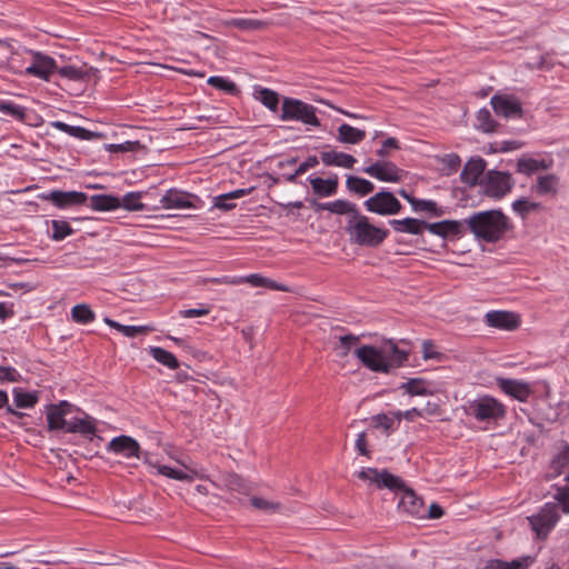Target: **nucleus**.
I'll list each match as a JSON object with an SVG mask.
<instances>
[{
  "mask_svg": "<svg viewBox=\"0 0 569 569\" xmlns=\"http://www.w3.org/2000/svg\"><path fill=\"white\" fill-rule=\"evenodd\" d=\"M515 180L509 172L488 170L480 181V186L483 189V194L493 198L501 199L513 188Z\"/></svg>",
  "mask_w": 569,
  "mask_h": 569,
  "instance_id": "6e6552de",
  "label": "nucleus"
},
{
  "mask_svg": "<svg viewBox=\"0 0 569 569\" xmlns=\"http://www.w3.org/2000/svg\"><path fill=\"white\" fill-rule=\"evenodd\" d=\"M363 172L385 182H399L401 180V170L390 161L375 162L363 168Z\"/></svg>",
  "mask_w": 569,
  "mask_h": 569,
  "instance_id": "2eb2a0df",
  "label": "nucleus"
},
{
  "mask_svg": "<svg viewBox=\"0 0 569 569\" xmlns=\"http://www.w3.org/2000/svg\"><path fill=\"white\" fill-rule=\"evenodd\" d=\"M361 363L373 372L389 373L392 369L402 367L409 359L410 349L400 348L390 339L380 346L363 345L355 351Z\"/></svg>",
  "mask_w": 569,
  "mask_h": 569,
  "instance_id": "f257e3e1",
  "label": "nucleus"
},
{
  "mask_svg": "<svg viewBox=\"0 0 569 569\" xmlns=\"http://www.w3.org/2000/svg\"><path fill=\"white\" fill-rule=\"evenodd\" d=\"M51 127L58 129L61 132H64L71 137L78 138L80 140H91L93 138H98L100 134L92 132L83 127L79 126H70L62 121H53L51 122Z\"/></svg>",
  "mask_w": 569,
  "mask_h": 569,
  "instance_id": "7c9ffc66",
  "label": "nucleus"
},
{
  "mask_svg": "<svg viewBox=\"0 0 569 569\" xmlns=\"http://www.w3.org/2000/svg\"><path fill=\"white\" fill-rule=\"evenodd\" d=\"M555 499L558 502V507L560 506L565 513H569V486L557 487Z\"/></svg>",
  "mask_w": 569,
  "mask_h": 569,
  "instance_id": "603ef678",
  "label": "nucleus"
},
{
  "mask_svg": "<svg viewBox=\"0 0 569 569\" xmlns=\"http://www.w3.org/2000/svg\"><path fill=\"white\" fill-rule=\"evenodd\" d=\"M210 312L208 308H194L186 309L180 311V316L183 318H196L207 316Z\"/></svg>",
  "mask_w": 569,
  "mask_h": 569,
  "instance_id": "338daca9",
  "label": "nucleus"
},
{
  "mask_svg": "<svg viewBox=\"0 0 569 569\" xmlns=\"http://www.w3.org/2000/svg\"><path fill=\"white\" fill-rule=\"evenodd\" d=\"M230 27L237 28L243 31H257L264 30L268 28L269 22L258 19L248 18H233L229 22Z\"/></svg>",
  "mask_w": 569,
  "mask_h": 569,
  "instance_id": "a19ab883",
  "label": "nucleus"
},
{
  "mask_svg": "<svg viewBox=\"0 0 569 569\" xmlns=\"http://www.w3.org/2000/svg\"><path fill=\"white\" fill-rule=\"evenodd\" d=\"M71 318L77 323L87 325L96 319V315L88 305L81 303L71 309Z\"/></svg>",
  "mask_w": 569,
  "mask_h": 569,
  "instance_id": "c03bdc74",
  "label": "nucleus"
},
{
  "mask_svg": "<svg viewBox=\"0 0 569 569\" xmlns=\"http://www.w3.org/2000/svg\"><path fill=\"white\" fill-rule=\"evenodd\" d=\"M51 226H52L51 238L54 241H61L74 232V230L69 224V222H67L64 220H51Z\"/></svg>",
  "mask_w": 569,
  "mask_h": 569,
  "instance_id": "de8ad7c7",
  "label": "nucleus"
},
{
  "mask_svg": "<svg viewBox=\"0 0 569 569\" xmlns=\"http://www.w3.org/2000/svg\"><path fill=\"white\" fill-rule=\"evenodd\" d=\"M231 198H224L223 194H219L213 198V206L220 210L229 211L236 208V203L231 202Z\"/></svg>",
  "mask_w": 569,
  "mask_h": 569,
  "instance_id": "052dcab7",
  "label": "nucleus"
},
{
  "mask_svg": "<svg viewBox=\"0 0 569 569\" xmlns=\"http://www.w3.org/2000/svg\"><path fill=\"white\" fill-rule=\"evenodd\" d=\"M316 112L317 108L315 106L296 98L286 97L282 100L280 119L282 121H299L319 128L321 122Z\"/></svg>",
  "mask_w": 569,
  "mask_h": 569,
  "instance_id": "39448f33",
  "label": "nucleus"
},
{
  "mask_svg": "<svg viewBox=\"0 0 569 569\" xmlns=\"http://www.w3.org/2000/svg\"><path fill=\"white\" fill-rule=\"evenodd\" d=\"M142 192H129L123 196L121 207L128 211H140L144 209V204L140 201Z\"/></svg>",
  "mask_w": 569,
  "mask_h": 569,
  "instance_id": "09e8293b",
  "label": "nucleus"
},
{
  "mask_svg": "<svg viewBox=\"0 0 569 569\" xmlns=\"http://www.w3.org/2000/svg\"><path fill=\"white\" fill-rule=\"evenodd\" d=\"M207 82H208V84L212 86L213 88L222 90L226 93H229L231 96H236L239 93L238 86L233 81H231L224 77L212 76L208 79Z\"/></svg>",
  "mask_w": 569,
  "mask_h": 569,
  "instance_id": "a18cd8bd",
  "label": "nucleus"
},
{
  "mask_svg": "<svg viewBox=\"0 0 569 569\" xmlns=\"http://www.w3.org/2000/svg\"><path fill=\"white\" fill-rule=\"evenodd\" d=\"M559 183V179L556 174H546L540 176L537 179V183L532 187V190H535L539 196L545 194H557V187Z\"/></svg>",
  "mask_w": 569,
  "mask_h": 569,
  "instance_id": "c9c22d12",
  "label": "nucleus"
},
{
  "mask_svg": "<svg viewBox=\"0 0 569 569\" xmlns=\"http://www.w3.org/2000/svg\"><path fill=\"white\" fill-rule=\"evenodd\" d=\"M0 372L2 373L0 376V382H3V381L16 382V381H18V378L20 377V375L13 367L0 366Z\"/></svg>",
  "mask_w": 569,
  "mask_h": 569,
  "instance_id": "bf43d9fd",
  "label": "nucleus"
},
{
  "mask_svg": "<svg viewBox=\"0 0 569 569\" xmlns=\"http://www.w3.org/2000/svg\"><path fill=\"white\" fill-rule=\"evenodd\" d=\"M388 149H399V142L396 138H387L382 142V147L377 151V154L383 158L388 154Z\"/></svg>",
  "mask_w": 569,
  "mask_h": 569,
  "instance_id": "0e129e2a",
  "label": "nucleus"
},
{
  "mask_svg": "<svg viewBox=\"0 0 569 569\" xmlns=\"http://www.w3.org/2000/svg\"><path fill=\"white\" fill-rule=\"evenodd\" d=\"M345 230L352 243L368 248L379 247L389 237L388 229L370 223L369 218L360 211L353 220H347Z\"/></svg>",
  "mask_w": 569,
  "mask_h": 569,
  "instance_id": "20e7f679",
  "label": "nucleus"
},
{
  "mask_svg": "<svg viewBox=\"0 0 569 569\" xmlns=\"http://www.w3.org/2000/svg\"><path fill=\"white\" fill-rule=\"evenodd\" d=\"M56 72L64 79L71 81H89L92 76H94L98 70L92 67H87L86 64L81 67L76 66H64L59 68L57 66Z\"/></svg>",
  "mask_w": 569,
  "mask_h": 569,
  "instance_id": "5701e85b",
  "label": "nucleus"
},
{
  "mask_svg": "<svg viewBox=\"0 0 569 569\" xmlns=\"http://www.w3.org/2000/svg\"><path fill=\"white\" fill-rule=\"evenodd\" d=\"M560 519L556 502L545 503L537 513L527 518L537 539L545 540Z\"/></svg>",
  "mask_w": 569,
  "mask_h": 569,
  "instance_id": "0eeeda50",
  "label": "nucleus"
},
{
  "mask_svg": "<svg viewBox=\"0 0 569 569\" xmlns=\"http://www.w3.org/2000/svg\"><path fill=\"white\" fill-rule=\"evenodd\" d=\"M319 164V159L317 156H309L303 162H301L296 169V174H303L309 169L315 168Z\"/></svg>",
  "mask_w": 569,
  "mask_h": 569,
  "instance_id": "680f3d73",
  "label": "nucleus"
},
{
  "mask_svg": "<svg viewBox=\"0 0 569 569\" xmlns=\"http://www.w3.org/2000/svg\"><path fill=\"white\" fill-rule=\"evenodd\" d=\"M432 234L439 236L443 239L453 237L460 239L465 232V220H442L438 222H427V228Z\"/></svg>",
  "mask_w": 569,
  "mask_h": 569,
  "instance_id": "dca6fc26",
  "label": "nucleus"
},
{
  "mask_svg": "<svg viewBox=\"0 0 569 569\" xmlns=\"http://www.w3.org/2000/svg\"><path fill=\"white\" fill-rule=\"evenodd\" d=\"M139 146V141H126L118 144H109L108 150L111 152H128L134 151Z\"/></svg>",
  "mask_w": 569,
  "mask_h": 569,
  "instance_id": "4d7b16f0",
  "label": "nucleus"
},
{
  "mask_svg": "<svg viewBox=\"0 0 569 569\" xmlns=\"http://www.w3.org/2000/svg\"><path fill=\"white\" fill-rule=\"evenodd\" d=\"M149 352L154 360L168 367L169 369H178L180 366L176 356L161 347H150Z\"/></svg>",
  "mask_w": 569,
  "mask_h": 569,
  "instance_id": "ea45409f",
  "label": "nucleus"
},
{
  "mask_svg": "<svg viewBox=\"0 0 569 569\" xmlns=\"http://www.w3.org/2000/svg\"><path fill=\"white\" fill-rule=\"evenodd\" d=\"M396 420H397L396 416L389 417L385 413H379V415H376L372 417V421L375 422V426L377 428L385 429L388 433L393 430V425H395Z\"/></svg>",
  "mask_w": 569,
  "mask_h": 569,
  "instance_id": "864d4df0",
  "label": "nucleus"
},
{
  "mask_svg": "<svg viewBox=\"0 0 569 569\" xmlns=\"http://www.w3.org/2000/svg\"><path fill=\"white\" fill-rule=\"evenodd\" d=\"M441 162L445 166V168L448 169L447 174H450L458 170L461 163V159L457 153H449L441 159Z\"/></svg>",
  "mask_w": 569,
  "mask_h": 569,
  "instance_id": "5fc2aeb1",
  "label": "nucleus"
},
{
  "mask_svg": "<svg viewBox=\"0 0 569 569\" xmlns=\"http://www.w3.org/2000/svg\"><path fill=\"white\" fill-rule=\"evenodd\" d=\"M498 386L506 395L519 401H527L531 395L529 385L523 381L501 378L498 379Z\"/></svg>",
  "mask_w": 569,
  "mask_h": 569,
  "instance_id": "4be33fe9",
  "label": "nucleus"
},
{
  "mask_svg": "<svg viewBox=\"0 0 569 569\" xmlns=\"http://www.w3.org/2000/svg\"><path fill=\"white\" fill-rule=\"evenodd\" d=\"M358 478L376 485L379 489L387 488L395 493L407 489L405 481L400 477L390 473L387 469L379 471L376 468H363L358 472Z\"/></svg>",
  "mask_w": 569,
  "mask_h": 569,
  "instance_id": "1a4fd4ad",
  "label": "nucleus"
},
{
  "mask_svg": "<svg viewBox=\"0 0 569 569\" xmlns=\"http://www.w3.org/2000/svg\"><path fill=\"white\" fill-rule=\"evenodd\" d=\"M532 562L533 558L530 556L520 557L510 562L500 559H491L487 561L481 569H528Z\"/></svg>",
  "mask_w": 569,
  "mask_h": 569,
  "instance_id": "cd10ccee",
  "label": "nucleus"
},
{
  "mask_svg": "<svg viewBox=\"0 0 569 569\" xmlns=\"http://www.w3.org/2000/svg\"><path fill=\"white\" fill-rule=\"evenodd\" d=\"M367 211L379 216H392L402 210V204L391 191L381 190L363 202Z\"/></svg>",
  "mask_w": 569,
  "mask_h": 569,
  "instance_id": "9d476101",
  "label": "nucleus"
},
{
  "mask_svg": "<svg viewBox=\"0 0 569 569\" xmlns=\"http://www.w3.org/2000/svg\"><path fill=\"white\" fill-rule=\"evenodd\" d=\"M157 468H158V472L160 475L166 476L170 479H174V480H179V481H187V482H191L193 480L192 475H188L180 469H176V468L164 466V465H159Z\"/></svg>",
  "mask_w": 569,
  "mask_h": 569,
  "instance_id": "8fccbe9b",
  "label": "nucleus"
},
{
  "mask_svg": "<svg viewBox=\"0 0 569 569\" xmlns=\"http://www.w3.org/2000/svg\"><path fill=\"white\" fill-rule=\"evenodd\" d=\"M0 112L18 121H24L27 117V109L22 106L14 103L11 100L0 98Z\"/></svg>",
  "mask_w": 569,
  "mask_h": 569,
  "instance_id": "e433bc0d",
  "label": "nucleus"
},
{
  "mask_svg": "<svg viewBox=\"0 0 569 569\" xmlns=\"http://www.w3.org/2000/svg\"><path fill=\"white\" fill-rule=\"evenodd\" d=\"M208 281L212 283H226V284H238L241 282H249L254 287H268L271 289H278V290H284L283 287L278 286L273 280H270L268 278H264L260 274H250L248 277L242 278H230V277H222V278H211L208 279Z\"/></svg>",
  "mask_w": 569,
  "mask_h": 569,
  "instance_id": "412c9836",
  "label": "nucleus"
},
{
  "mask_svg": "<svg viewBox=\"0 0 569 569\" xmlns=\"http://www.w3.org/2000/svg\"><path fill=\"white\" fill-rule=\"evenodd\" d=\"M339 340H340V347L343 349V351L341 352V356L346 357L348 355V352L350 351V349L352 348V346H355L359 341V337H357L355 335H346V336L340 337Z\"/></svg>",
  "mask_w": 569,
  "mask_h": 569,
  "instance_id": "13d9d810",
  "label": "nucleus"
},
{
  "mask_svg": "<svg viewBox=\"0 0 569 569\" xmlns=\"http://www.w3.org/2000/svg\"><path fill=\"white\" fill-rule=\"evenodd\" d=\"M346 187L350 192L359 197L368 196L375 190V184L371 181L357 176H348Z\"/></svg>",
  "mask_w": 569,
  "mask_h": 569,
  "instance_id": "2f4dec72",
  "label": "nucleus"
},
{
  "mask_svg": "<svg viewBox=\"0 0 569 569\" xmlns=\"http://www.w3.org/2000/svg\"><path fill=\"white\" fill-rule=\"evenodd\" d=\"M12 393L13 402L20 409L33 408L39 401L38 391H24L22 388H14Z\"/></svg>",
  "mask_w": 569,
  "mask_h": 569,
  "instance_id": "f704fd0d",
  "label": "nucleus"
},
{
  "mask_svg": "<svg viewBox=\"0 0 569 569\" xmlns=\"http://www.w3.org/2000/svg\"><path fill=\"white\" fill-rule=\"evenodd\" d=\"M71 411L72 405L66 400H62L59 403L48 405L46 407L48 430H63L66 432L80 433L83 437H89L91 439L97 431L93 420L90 418H73L68 421L67 416L71 413Z\"/></svg>",
  "mask_w": 569,
  "mask_h": 569,
  "instance_id": "7ed1b4c3",
  "label": "nucleus"
},
{
  "mask_svg": "<svg viewBox=\"0 0 569 569\" xmlns=\"http://www.w3.org/2000/svg\"><path fill=\"white\" fill-rule=\"evenodd\" d=\"M120 332H122L126 337L134 338L138 335H144L151 331V328L148 326H124L120 327Z\"/></svg>",
  "mask_w": 569,
  "mask_h": 569,
  "instance_id": "6e6d98bb",
  "label": "nucleus"
},
{
  "mask_svg": "<svg viewBox=\"0 0 569 569\" xmlns=\"http://www.w3.org/2000/svg\"><path fill=\"white\" fill-rule=\"evenodd\" d=\"M320 159L326 166H335L346 169H351L357 161L351 154L333 150L320 152Z\"/></svg>",
  "mask_w": 569,
  "mask_h": 569,
  "instance_id": "a878e982",
  "label": "nucleus"
},
{
  "mask_svg": "<svg viewBox=\"0 0 569 569\" xmlns=\"http://www.w3.org/2000/svg\"><path fill=\"white\" fill-rule=\"evenodd\" d=\"M398 509L399 511L420 519L426 517V507L422 498L418 497L416 492L408 487L401 492Z\"/></svg>",
  "mask_w": 569,
  "mask_h": 569,
  "instance_id": "f3484780",
  "label": "nucleus"
},
{
  "mask_svg": "<svg viewBox=\"0 0 569 569\" xmlns=\"http://www.w3.org/2000/svg\"><path fill=\"white\" fill-rule=\"evenodd\" d=\"M552 159H535L529 157H522L517 161V171L530 176L538 170H548L552 167Z\"/></svg>",
  "mask_w": 569,
  "mask_h": 569,
  "instance_id": "bb28decb",
  "label": "nucleus"
},
{
  "mask_svg": "<svg viewBox=\"0 0 569 569\" xmlns=\"http://www.w3.org/2000/svg\"><path fill=\"white\" fill-rule=\"evenodd\" d=\"M308 180L311 184L313 193L319 197H332L338 191L339 180L337 174L328 179L309 177Z\"/></svg>",
  "mask_w": 569,
  "mask_h": 569,
  "instance_id": "393cba45",
  "label": "nucleus"
},
{
  "mask_svg": "<svg viewBox=\"0 0 569 569\" xmlns=\"http://www.w3.org/2000/svg\"><path fill=\"white\" fill-rule=\"evenodd\" d=\"M569 466V443L566 441L560 442L558 452L555 455L550 462V470L552 476H559L562 470Z\"/></svg>",
  "mask_w": 569,
  "mask_h": 569,
  "instance_id": "72a5a7b5",
  "label": "nucleus"
},
{
  "mask_svg": "<svg viewBox=\"0 0 569 569\" xmlns=\"http://www.w3.org/2000/svg\"><path fill=\"white\" fill-rule=\"evenodd\" d=\"M366 138V131L355 128L348 123H342L338 128L337 140L341 143L357 144Z\"/></svg>",
  "mask_w": 569,
  "mask_h": 569,
  "instance_id": "c85d7f7f",
  "label": "nucleus"
},
{
  "mask_svg": "<svg viewBox=\"0 0 569 569\" xmlns=\"http://www.w3.org/2000/svg\"><path fill=\"white\" fill-rule=\"evenodd\" d=\"M359 211L356 203L345 199H337L330 202V212L339 216L347 214V220H353Z\"/></svg>",
  "mask_w": 569,
  "mask_h": 569,
  "instance_id": "58836bf2",
  "label": "nucleus"
},
{
  "mask_svg": "<svg viewBox=\"0 0 569 569\" xmlns=\"http://www.w3.org/2000/svg\"><path fill=\"white\" fill-rule=\"evenodd\" d=\"M487 162L481 157L470 158L460 173L461 182L475 187L476 184H480V177L485 176Z\"/></svg>",
  "mask_w": 569,
  "mask_h": 569,
  "instance_id": "6ab92c4d",
  "label": "nucleus"
},
{
  "mask_svg": "<svg viewBox=\"0 0 569 569\" xmlns=\"http://www.w3.org/2000/svg\"><path fill=\"white\" fill-rule=\"evenodd\" d=\"M511 206L513 211L518 213L522 219L527 218L531 211H537L542 208L540 202H532L526 198H519L515 200Z\"/></svg>",
  "mask_w": 569,
  "mask_h": 569,
  "instance_id": "49530a36",
  "label": "nucleus"
},
{
  "mask_svg": "<svg viewBox=\"0 0 569 569\" xmlns=\"http://www.w3.org/2000/svg\"><path fill=\"white\" fill-rule=\"evenodd\" d=\"M489 327L502 330H515L519 327V317L511 311H489L485 316Z\"/></svg>",
  "mask_w": 569,
  "mask_h": 569,
  "instance_id": "aec40b11",
  "label": "nucleus"
},
{
  "mask_svg": "<svg viewBox=\"0 0 569 569\" xmlns=\"http://www.w3.org/2000/svg\"><path fill=\"white\" fill-rule=\"evenodd\" d=\"M356 448L362 456H369L368 443L365 432H360L356 439Z\"/></svg>",
  "mask_w": 569,
  "mask_h": 569,
  "instance_id": "774afa93",
  "label": "nucleus"
},
{
  "mask_svg": "<svg viewBox=\"0 0 569 569\" xmlns=\"http://www.w3.org/2000/svg\"><path fill=\"white\" fill-rule=\"evenodd\" d=\"M396 419L398 422H400L401 418H405L407 420H413V417H423V410L418 408H412L410 410H407L405 412L398 411L395 413Z\"/></svg>",
  "mask_w": 569,
  "mask_h": 569,
  "instance_id": "69168bd1",
  "label": "nucleus"
},
{
  "mask_svg": "<svg viewBox=\"0 0 569 569\" xmlns=\"http://www.w3.org/2000/svg\"><path fill=\"white\" fill-rule=\"evenodd\" d=\"M107 450L116 455H121L126 459H140L142 452L139 442L130 436L121 435L111 439L107 446Z\"/></svg>",
  "mask_w": 569,
  "mask_h": 569,
  "instance_id": "4468645a",
  "label": "nucleus"
},
{
  "mask_svg": "<svg viewBox=\"0 0 569 569\" xmlns=\"http://www.w3.org/2000/svg\"><path fill=\"white\" fill-rule=\"evenodd\" d=\"M410 204L412 207V210L415 212H421L427 211L431 213L433 217H441L445 214V211L442 208L438 207L437 202L433 200H425V199H418L410 200Z\"/></svg>",
  "mask_w": 569,
  "mask_h": 569,
  "instance_id": "37998d69",
  "label": "nucleus"
},
{
  "mask_svg": "<svg viewBox=\"0 0 569 569\" xmlns=\"http://www.w3.org/2000/svg\"><path fill=\"white\" fill-rule=\"evenodd\" d=\"M250 505L258 510L267 512H276L281 507L278 502L269 501L260 497H252L250 499Z\"/></svg>",
  "mask_w": 569,
  "mask_h": 569,
  "instance_id": "3c124183",
  "label": "nucleus"
},
{
  "mask_svg": "<svg viewBox=\"0 0 569 569\" xmlns=\"http://www.w3.org/2000/svg\"><path fill=\"white\" fill-rule=\"evenodd\" d=\"M254 98L270 111L277 112L279 110L280 96L278 92L269 88L256 87Z\"/></svg>",
  "mask_w": 569,
  "mask_h": 569,
  "instance_id": "473e14b6",
  "label": "nucleus"
},
{
  "mask_svg": "<svg viewBox=\"0 0 569 569\" xmlns=\"http://www.w3.org/2000/svg\"><path fill=\"white\" fill-rule=\"evenodd\" d=\"M429 382L422 378H411L407 382L400 386V389L405 390L410 396H427L432 395L429 390Z\"/></svg>",
  "mask_w": 569,
  "mask_h": 569,
  "instance_id": "4c0bfd02",
  "label": "nucleus"
},
{
  "mask_svg": "<svg viewBox=\"0 0 569 569\" xmlns=\"http://www.w3.org/2000/svg\"><path fill=\"white\" fill-rule=\"evenodd\" d=\"M499 123L492 118L491 112L487 108H482L477 113L476 128L486 132L491 133L497 131Z\"/></svg>",
  "mask_w": 569,
  "mask_h": 569,
  "instance_id": "79ce46f5",
  "label": "nucleus"
},
{
  "mask_svg": "<svg viewBox=\"0 0 569 569\" xmlns=\"http://www.w3.org/2000/svg\"><path fill=\"white\" fill-rule=\"evenodd\" d=\"M32 60L29 67L26 68L24 74L49 81L52 73L57 70L56 60L42 53L41 51H30Z\"/></svg>",
  "mask_w": 569,
  "mask_h": 569,
  "instance_id": "f8f14e48",
  "label": "nucleus"
},
{
  "mask_svg": "<svg viewBox=\"0 0 569 569\" xmlns=\"http://www.w3.org/2000/svg\"><path fill=\"white\" fill-rule=\"evenodd\" d=\"M487 243H496L512 229L510 219L501 210H487L472 213L465 219V228Z\"/></svg>",
  "mask_w": 569,
  "mask_h": 569,
  "instance_id": "f03ea898",
  "label": "nucleus"
},
{
  "mask_svg": "<svg viewBox=\"0 0 569 569\" xmlns=\"http://www.w3.org/2000/svg\"><path fill=\"white\" fill-rule=\"evenodd\" d=\"M435 346L431 340H425L422 342V355L423 359H440L441 355L438 351H435Z\"/></svg>",
  "mask_w": 569,
  "mask_h": 569,
  "instance_id": "e2e57ef3",
  "label": "nucleus"
},
{
  "mask_svg": "<svg viewBox=\"0 0 569 569\" xmlns=\"http://www.w3.org/2000/svg\"><path fill=\"white\" fill-rule=\"evenodd\" d=\"M465 411L476 420L487 422H496L506 416L505 406L490 396H483L468 401Z\"/></svg>",
  "mask_w": 569,
  "mask_h": 569,
  "instance_id": "423d86ee",
  "label": "nucleus"
},
{
  "mask_svg": "<svg viewBox=\"0 0 569 569\" xmlns=\"http://www.w3.org/2000/svg\"><path fill=\"white\" fill-rule=\"evenodd\" d=\"M389 224L396 232L413 236L422 234L423 230L427 228V221L409 217L401 220L391 219L389 220Z\"/></svg>",
  "mask_w": 569,
  "mask_h": 569,
  "instance_id": "b1692460",
  "label": "nucleus"
},
{
  "mask_svg": "<svg viewBox=\"0 0 569 569\" xmlns=\"http://www.w3.org/2000/svg\"><path fill=\"white\" fill-rule=\"evenodd\" d=\"M191 199L199 200L197 196L180 191L177 189H170L161 198V204L164 209H189L197 208Z\"/></svg>",
  "mask_w": 569,
  "mask_h": 569,
  "instance_id": "a211bd4d",
  "label": "nucleus"
},
{
  "mask_svg": "<svg viewBox=\"0 0 569 569\" xmlns=\"http://www.w3.org/2000/svg\"><path fill=\"white\" fill-rule=\"evenodd\" d=\"M89 206L96 211H110L120 208L121 201L112 194H93L90 197Z\"/></svg>",
  "mask_w": 569,
  "mask_h": 569,
  "instance_id": "c756f323",
  "label": "nucleus"
},
{
  "mask_svg": "<svg viewBox=\"0 0 569 569\" xmlns=\"http://www.w3.org/2000/svg\"><path fill=\"white\" fill-rule=\"evenodd\" d=\"M490 104L498 117L506 119H521L523 117L522 103L512 94L497 93L491 97Z\"/></svg>",
  "mask_w": 569,
  "mask_h": 569,
  "instance_id": "9b49d317",
  "label": "nucleus"
},
{
  "mask_svg": "<svg viewBox=\"0 0 569 569\" xmlns=\"http://www.w3.org/2000/svg\"><path fill=\"white\" fill-rule=\"evenodd\" d=\"M39 198L46 201H51L60 209L84 204L88 200V196L84 192L62 190H53L48 193H42Z\"/></svg>",
  "mask_w": 569,
  "mask_h": 569,
  "instance_id": "ddd939ff",
  "label": "nucleus"
}]
</instances>
